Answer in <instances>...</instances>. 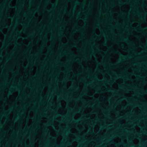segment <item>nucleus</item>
<instances>
[{"mask_svg":"<svg viewBox=\"0 0 147 147\" xmlns=\"http://www.w3.org/2000/svg\"><path fill=\"white\" fill-rule=\"evenodd\" d=\"M69 53H70V54L71 56H74V55L73 53H72L71 51H69Z\"/></svg>","mask_w":147,"mask_h":147,"instance_id":"obj_8","label":"nucleus"},{"mask_svg":"<svg viewBox=\"0 0 147 147\" xmlns=\"http://www.w3.org/2000/svg\"><path fill=\"white\" fill-rule=\"evenodd\" d=\"M13 88L15 89L16 90H17L18 89L17 88H16V87H13L12 89H11V90H10L9 92V94H10L12 93V92H13Z\"/></svg>","mask_w":147,"mask_h":147,"instance_id":"obj_4","label":"nucleus"},{"mask_svg":"<svg viewBox=\"0 0 147 147\" xmlns=\"http://www.w3.org/2000/svg\"><path fill=\"white\" fill-rule=\"evenodd\" d=\"M1 56H2V55H1V54H0V57H1Z\"/></svg>","mask_w":147,"mask_h":147,"instance_id":"obj_39","label":"nucleus"},{"mask_svg":"<svg viewBox=\"0 0 147 147\" xmlns=\"http://www.w3.org/2000/svg\"><path fill=\"white\" fill-rule=\"evenodd\" d=\"M123 99L125 100H127V98L126 97H124L123 98Z\"/></svg>","mask_w":147,"mask_h":147,"instance_id":"obj_12","label":"nucleus"},{"mask_svg":"<svg viewBox=\"0 0 147 147\" xmlns=\"http://www.w3.org/2000/svg\"><path fill=\"white\" fill-rule=\"evenodd\" d=\"M24 30H23V32H24Z\"/></svg>","mask_w":147,"mask_h":147,"instance_id":"obj_54","label":"nucleus"},{"mask_svg":"<svg viewBox=\"0 0 147 147\" xmlns=\"http://www.w3.org/2000/svg\"><path fill=\"white\" fill-rule=\"evenodd\" d=\"M96 27L97 28H99L98 25V24H96Z\"/></svg>","mask_w":147,"mask_h":147,"instance_id":"obj_20","label":"nucleus"},{"mask_svg":"<svg viewBox=\"0 0 147 147\" xmlns=\"http://www.w3.org/2000/svg\"><path fill=\"white\" fill-rule=\"evenodd\" d=\"M144 133H145V134H146V132H144Z\"/></svg>","mask_w":147,"mask_h":147,"instance_id":"obj_52","label":"nucleus"},{"mask_svg":"<svg viewBox=\"0 0 147 147\" xmlns=\"http://www.w3.org/2000/svg\"><path fill=\"white\" fill-rule=\"evenodd\" d=\"M94 78L95 79H98V77L96 76H94Z\"/></svg>","mask_w":147,"mask_h":147,"instance_id":"obj_16","label":"nucleus"},{"mask_svg":"<svg viewBox=\"0 0 147 147\" xmlns=\"http://www.w3.org/2000/svg\"><path fill=\"white\" fill-rule=\"evenodd\" d=\"M114 74H116V73L114 72Z\"/></svg>","mask_w":147,"mask_h":147,"instance_id":"obj_46","label":"nucleus"},{"mask_svg":"<svg viewBox=\"0 0 147 147\" xmlns=\"http://www.w3.org/2000/svg\"><path fill=\"white\" fill-rule=\"evenodd\" d=\"M62 44L63 45H65V44H64V43H62Z\"/></svg>","mask_w":147,"mask_h":147,"instance_id":"obj_32","label":"nucleus"},{"mask_svg":"<svg viewBox=\"0 0 147 147\" xmlns=\"http://www.w3.org/2000/svg\"><path fill=\"white\" fill-rule=\"evenodd\" d=\"M76 140V139H75V140Z\"/></svg>","mask_w":147,"mask_h":147,"instance_id":"obj_57","label":"nucleus"},{"mask_svg":"<svg viewBox=\"0 0 147 147\" xmlns=\"http://www.w3.org/2000/svg\"><path fill=\"white\" fill-rule=\"evenodd\" d=\"M49 1H50L49 0H47V1L46 2L47 3H48V2H49Z\"/></svg>","mask_w":147,"mask_h":147,"instance_id":"obj_29","label":"nucleus"},{"mask_svg":"<svg viewBox=\"0 0 147 147\" xmlns=\"http://www.w3.org/2000/svg\"><path fill=\"white\" fill-rule=\"evenodd\" d=\"M0 125H1V123H0Z\"/></svg>","mask_w":147,"mask_h":147,"instance_id":"obj_58","label":"nucleus"},{"mask_svg":"<svg viewBox=\"0 0 147 147\" xmlns=\"http://www.w3.org/2000/svg\"><path fill=\"white\" fill-rule=\"evenodd\" d=\"M103 45H104V46H106L107 45V44L106 42H104L103 43Z\"/></svg>","mask_w":147,"mask_h":147,"instance_id":"obj_19","label":"nucleus"},{"mask_svg":"<svg viewBox=\"0 0 147 147\" xmlns=\"http://www.w3.org/2000/svg\"><path fill=\"white\" fill-rule=\"evenodd\" d=\"M74 3L75 5H77L79 4L80 3L78 1H77L74 2Z\"/></svg>","mask_w":147,"mask_h":147,"instance_id":"obj_7","label":"nucleus"},{"mask_svg":"<svg viewBox=\"0 0 147 147\" xmlns=\"http://www.w3.org/2000/svg\"><path fill=\"white\" fill-rule=\"evenodd\" d=\"M145 93L147 94V91H146L145 92Z\"/></svg>","mask_w":147,"mask_h":147,"instance_id":"obj_33","label":"nucleus"},{"mask_svg":"<svg viewBox=\"0 0 147 147\" xmlns=\"http://www.w3.org/2000/svg\"><path fill=\"white\" fill-rule=\"evenodd\" d=\"M76 137H77V139H79V138H78V136H76Z\"/></svg>","mask_w":147,"mask_h":147,"instance_id":"obj_40","label":"nucleus"},{"mask_svg":"<svg viewBox=\"0 0 147 147\" xmlns=\"http://www.w3.org/2000/svg\"><path fill=\"white\" fill-rule=\"evenodd\" d=\"M113 20H115L113 19Z\"/></svg>","mask_w":147,"mask_h":147,"instance_id":"obj_55","label":"nucleus"},{"mask_svg":"<svg viewBox=\"0 0 147 147\" xmlns=\"http://www.w3.org/2000/svg\"><path fill=\"white\" fill-rule=\"evenodd\" d=\"M52 125L50 123H48L46 124L47 125Z\"/></svg>","mask_w":147,"mask_h":147,"instance_id":"obj_14","label":"nucleus"},{"mask_svg":"<svg viewBox=\"0 0 147 147\" xmlns=\"http://www.w3.org/2000/svg\"><path fill=\"white\" fill-rule=\"evenodd\" d=\"M105 128V127H106V126H105L104 127H103L102 126H101V128Z\"/></svg>","mask_w":147,"mask_h":147,"instance_id":"obj_23","label":"nucleus"},{"mask_svg":"<svg viewBox=\"0 0 147 147\" xmlns=\"http://www.w3.org/2000/svg\"><path fill=\"white\" fill-rule=\"evenodd\" d=\"M115 53L119 54V56L121 57V58L120 59V60H119V61H118V62L119 61H120L121 60H123V59H127L128 58L130 57V56H129L128 57H126L124 56L121 54L118 51H115Z\"/></svg>","mask_w":147,"mask_h":147,"instance_id":"obj_1","label":"nucleus"},{"mask_svg":"<svg viewBox=\"0 0 147 147\" xmlns=\"http://www.w3.org/2000/svg\"><path fill=\"white\" fill-rule=\"evenodd\" d=\"M61 114H59V115H57L56 116H61Z\"/></svg>","mask_w":147,"mask_h":147,"instance_id":"obj_21","label":"nucleus"},{"mask_svg":"<svg viewBox=\"0 0 147 147\" xmlns=\"http://www.w3.org/2000/svg\"><path fill=\"white\" fill-rule=\"evenodd\" d=\"M115 145H116V146H117L118 145V144H116Z\"/></svg>","mask_w":147,"mask_h":147,"instance_id":"obj_42","label":"nucleus"},{"mask_svg":"<svg viewBox=\"0 0 147 147\" xmlns=\"http://www.w3.org/2000/svg\"><path fill=\"white\" fill-rule=\"evenodd\" d=\"M144 46H145V47H147V46H146V45H144Z\"/></svg>","mask_w":147,"mask_h":147,"instance_id":"obj_47","label":"nucleus"},{"mask_svg":"<svg viewBox=\"0 0 147 147\" xmlns=\"http://www.w3.org/2000/svg\"><path fill=\"white\" fill-rule=\"evenodd\" d=\"M96 92L97 93V90H96Z\"/></svg>","mask_w":147,"mask_h":147,"instance_id":"obj_51","label":"nucleus"},{"mask_svg":"<svg viewBox=\"0 0 147 147\" xmlns=\"http://www.w3.org/2000/svg\"><path fill=\"white\" fill-rule=\"evenodd\" d=\"M5 28H10V27L8 26H5Z\"/></svg>","mask_w":147,"mask_h":147,"instance_id":"obj_13","label":"nucleus"},{"mask_svg":"<svg viewBox=\"0 0 147 147\" xmlns=\"http://www.w3.org/2000/svg\"><path fill=\"white\" fill-rule=\"evenodd\" d=\"M80 109H79L78 110V111L77 112H79L80 111Z\"/></svg>","mask_w":147,"mask_h":147,"instance_id":"obj_28","label":"nucleus"},{"mask_svg":"<svg viewBox=\"0 0 147 147\" xmlns=\"http://www.w3.org/2000/svg\"><path fill=\"white\" fill-rule=\"evenodd\" d=\"M124 13L123 12H122L121 13V14L122 15H123L124 14Z\"/></svg>","mask_w":147,"mask_h":147,"instance_id":"obj_25","label":"nucleus"},{"mask_svg":"<svg viewBox=\"0 0 147 147\" xmlns=\"http://www.w3.org/2000/svg\"><path fill=\"white\" fill-rule=\"evenodd\" d=\"M116 136H119V135H116Z\"/></svg>","mask_w":147,"mask_h":147,"instance_id":"obj_43","label":"nucleus"},{"mask_svg":"<svg viewBox=\"0 0 147 147\" xmlns=\"http://www.w3.org/2000/svg\"><path fill=\"white\" fill-rule=\"evenodd\" d=\"M138 77L139 78H141V76H139Z\"/></svg>","mask_w":147,"mask_h":147,"instance_id":"obj_44","label":"nucleus"},{"mask_svg":"<svg viewBox=\"0 0 147 147\" xmlns=\"http://www.w3.org/2000/svg\"><path fill=\"white\" fill-rule=\"evenodd\" d=\"M47 11H50L49 10H47Z\"/></svg>","mask_w":147,"mask_h":147,"instance_id":"obj_49","label":"nucleus"},{"mask_svg":"<svg viewBox=\"0 0 147 147\" xmlns=\"http://www.w3.org/2000/svg\"><path fill=\"white\" fill-rule=\"evenodd\" d=\"M120 4L122 3H121V2H120Z\"/></svg>","mask_w":147,"mask_h":147,"instance_id":"obj_38","label":"nucleus"},{"mask_svg":"<svg viewBox=\"0 0 147 147\" xmlns=\"http://www.w3.org/2000/svg\"><path fill=\"white\" fill-rule=\"evenodd\" d=\"M9 112H7L6 111H5V113H3L2 114V115L3 116H6L7 115L9 114Z\"/></svg>","mask_w":147,"mask_h":147,"instance_id":"obj_5","label":"nucleus"},{"mask_svg":"<svg viewBox=\"0 0 147 147\" xmlns=\"http://www.w3.org/2000/svg\"><path fill=\"white\" fill-rule=\"evenodd\" d=\"M141 30H143V29H142V28H139Z\"/></svg>","mask_w":147,"mask_h":147,"instance_id":"obj_24","label":"nucleus"},{"mask_svg":"<svg viewBox=\"0 0 147 147\" xmlns=\"http://www.w3.org/2000/svg\"><path fill=\"white\" fill-rule=\"evenodd\" d=\"M117 76V78H121L122 77V76H121V75H119Z\"/></svg>","mask_w":147,"mask_h":147,"instance_id":"obj_9","label":"nucleus"},{"mask_svg":"<svg viewBox=\"0 0 147 147\" xmlns=\"http://www.w3.org/2000/svg\"><path fill=\"white\" fill-rule=\"evenodd\" d=\"M96 62L98 64H100V62H98L97 60L96 61Z\"/></svg>","mask_w":147,"mask_h":147,"instance_id":"obj_22","label":"nucleus"},{"mask_svg":"<svg viewBox=\"0 0 147 147\" xmlns=\"http://www.w3.org/2000/svg\"><path fill=\"white\" fill-rule=\"evenodd\" d=\"M123 40L127 42L131 45H134L132 42L129 40L128 38L127 37L123 38Z\"/></svg>","mask_w":147,"mask_h":147,"instance_id":"obj_2","label":"nucleus"},{"mask_svg":"<svg viewBox=\"0 0 147 147\" xmlns=\"http://www.w3.org/2000/svg\"><path fill=\"white\" fill-rule=\"evenodd\" d=\"M81 67H83V66L82 65H81Z\"/></svg>","mask_w":147,"mask_h":147,"instance_id":"obj_36","label":"nucleus"},{"mask_svg":"<svg viewBox=\"0 0 147 147\" xmlns=\"http://www.w3.org/2000/svg\"><path fill=\"white\" fill-rule=\"evenodd\" d=\"M17 73H18L19 72V71H17Z\"/></svg>","mask_w":147,"mask_h":147,"instance_id":"obj_45","label":"nucleus"},{"mask_svg":"<svg viewBox=\"0 0 147 147\" xmlns=\"http://www.w3.org/2000/svg\"><path fill=\"white\" fill-rule=\"evenodd\" d=\"M79 97H80V99H82V98H81L80 96H79Z\"/></svg>","mask_w":147,"mask_h":147,"instance_id":"obj_35","label":"nucleus"},{"mask_svg":"<svg viewBox=\"0 0 147 147\" xmlns=\"http://www.w3.org/2000/svg\"><path fill=\"white\" fill-rule=\"evenodd\" d=\"M0 126H1V127H2V126H2V125H0Z\"/></svg>","mask_w":147,"mask_h":147,"instance_id":"obj_37","label":"nucleus"},{"mask_svg":"<svg viewBox=\"0 0 147 147\" xmlns=\"http://www.w3.org/2000/svg\"><path fill=\"white\" fill-rule=\"evenodd\" d=\"M76 45H74V47H76Z\"/></svg>","mask_w":147,"mask_h":147,"instance_id":"obj_41","label":"nucleus"},{"mask_svg":"<svg viewBox=\"0 0 147 147\" xmlns=\"http://www.w3.org/2000/svg\"><path fill=\"white\" fill-rule=\"evenodd\" d=\"M107 91L108 92H113L115 94H117L118 93V91L112 89H108L107 90Z\"/></svg>","mask_w":147,"mask_h":147,"instance_id":"obj_3","label":"nucleus"},{"mask_svg":"<svg viewBox=\"0 0 147 147\" xmlns=\"http://www.w3.org/2000/svg\"><path fill=\"white\" fill-rule=\"evenodd\" d=\"M111 65H113V64H111Z\"/></svg>","mask_w":147,"mask_h":147,"instance_id":"obj_48","label":"nucleus"},{"mask_svg":"<svg viewBox=\"0 0 147 147\" xmlns=\"http://www.w3.org/2000/svg\"><path fill=\"white\" fill-rule=\"evenodd\" d=\"M36 122H38V121H36Z\"/></svg>","mask_w":147,"mask_h":147,"instance_id":"obj_53","label":"nucleus"},{"mask_svg":"<svg viewBox=\"0 0 147 147\" xmlns=\"http://www.w3.org/2000/svg\"><path fill=\"white\" fill-rule=\"evenodd\" d=\"M97 71L100 73H102V71L99 69H97Z\"/></svg>","mask_w":147,"mask_h":147,"instance_id":"obj_10","label":"nucleus"},{"mask_svg":"<svg viewBox=\"0 0 147 147\" xmlns=\"http://www.w3.org/2000/svg\"><path fill=\"white\" fill-rule=\"evenodd\" d=\"M86 20H87V18H84L83 19V20L84 21H85Z\"/></svg>","mask_w":147,"mask_h":147,"instance_id":"obj_15","label":"nucleus"},{"mask_svg":"<svg viewBox=\"0 0 147 147\" xmlns=\"http://www.w3.org/2000/svg\"><path fill=\"white\" fill-rule=\"evenodd\" d=\"M64 121V120H61V121H59V122H63Z\"/></svg>","mask_w":147,"mask_h":147,"instance_id":"obj_26","label":"nucleus"},{"mask_svg":"<svg viewBox=\"0 0 147 147\" xmlns=\"http://www.w3.org/2000/svg\"><path fill=\"white\" fill-rule=\"evenodd\" d=\"M15 44L16 45H20V44L18 43V42H15Z\"/></svg>","mask_w":147,"mask_h":147,"instance_id":"obj_11","label":"nucleus"},{"mask_svg":"<svg viewBox=\"0 0 147 147\" xmlns=\"http://www.w3.org/2000/svg\"><path fill=\"white\" fill-rule=\"evenodd\" d=\"M134 30H137V29L136 28H134Z\"/></svg>","mask_w":147,"mask_h":147,"instance_id":"obj_30","label":"nucleus"},{"mask_svg":"<svg viewBox=\"0 0 147 147\" xmlns=\"http://www.w3.org/2000/svg\"><path fill=\"white\" fill-rule=\"evenodd\" d=\"M69 132V131H65V134H67Z\"/></svg>","mask_w":147,"mask_h":147,"instance_id":"obj_18","label":"nucleus"},{"mask_svg":"<svg viewBox=\"0 0 147 147\" xmlns=\"http://www.w3.org/2000/svg\"><path fill=\"white\" fill-rule=\"evenodd\" d=\"M11 17L10 16H8V18H10Z\"/></svg>","mask_w":147,"mask_h":147,"instance_id":"obj_34","label":"nucleus"},{"mask_svg":"<svg viewBox=\"0 0 147 147\" xmlns=\"http://www.w3.org/2000/svg\"><path fill=\"white\" fill-rule=\"evenodd\" d=\"M63 65V66H65V65Z\"/></svg>","mask_w":147,"mask_h":147,"instance_id":"obj_56","label":"nucleus"},{"mask_svg":"<svg viewBox=\"0 0 147 147\" xmlns=\"http://www.w3.org/2000/svg\"><path fill=\"white\" fill-rule=\"evenodd\" d=\"M21 99V97H19V98H18V99L19 100H20Z\"/></svg>","mask_w":147,"mask_h":147,"instance_id":"obj_31","label":"nucleus"},{"mask_svg":"<svg viewBox=\"0 0 147 147\" xmlns=\"http://www.w3.org/2000/svg\"><path fill=\"white\" fill-rule=\"evenodd\" d=\"M80 119H79L77 120L74 119V118L72 119V120L75 123H77Z\"/></svg>","mask_w":147,"mask_h":147,"instance_id":"obj_6","label":"nucleus"},{"mask_svg":"<svg viewBox=\"0 0 147 147\" xmlns=\"http://www.w3.org/2000/svg\"><path fill=\"white\" fill-rule=\"evenodd\" d=\"M74 9H73V10L74 11Z\"/></svg>","mask_w":147,"mask_h":147,"instance_id":"obj_50","label":"nucleus"},{"mask_svg":"<svg viewBox=\"0 0 147 147\" xmlns=\"http://www.w3.org/2000/svg\"><path fill=\"white\" fill-rule=\"evenodd\" d=\"M32 34H31H31H29V36H32Z\"/></svg>","mask_w":147,"mask_h":147,"instance_id":"obj_27","label":"nucleus"},{"mask_svg":"<svg viewBox=\"0 0 147 147\" xmlns=\"http://www.w3.org/2000/svg\"><path fill=\"white\" fill-rule=\"evenodd\" d=\"M137 133V135L139 137L140 136V135L138 133Z\"/></svg>","mask_w":147,"mask_h":147,"instance_id":"obj_17","label":"nucleus"}]
</instances>
